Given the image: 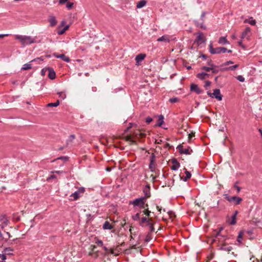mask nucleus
<instances>
[{
	"label": "nucleus",
	"mask_w": 262,
	"mask_h": 262,
	"mask_svg": "<svg viewBox=\"0 0 262 262\" xmlns=\"http://www.w3.org/2000/svg\"><path fill=\"white\" fill-rule=\"evenodd\" d=\"M223 228H221L219 231L216 233L215 236L216 239L219 241L221 245V246H219V250L230 252L232 251L233 248L228 245L227 243L226 242V239L224 236L221 235V232Z\"/></svg>",
	"instance_id": "obj_1"
},
{
	"label": "nucleus",
	"mask_w": 262,
	"mask_h": 262,
	"mask_svg": "<svg viewBox=\"0 0 262 262\" xmlns=\"http://www.w3.org/2000/svg\"><path fill=\"white\" fill-rule=\"evenodd\" d=\"M15 38L18 40L23 46L28 45L35 42V38L30 36L15 35Z\"/></svg>",
	"instance_id": "obj_2"
},
{
	"label": "nucleus",
	"mask_w": 262,
	"mask_h": 262,
	"mask_svg": "<svg viewBox=\"0 0 262 262\" xmlns=\"http://www.w3.org/2000/svg\"><path fill=\"white\" fill-rule=\"evenodd\" d=\"M145 201L144 198L141 197L134 200L132 202H130L129 204L133 205L134 206H138L140 208L144 209L148 207V204H146L145 206L144 205Z\"/></svg>",
	"instance_id": "obj_3"
},
{
	"label": "nucleus",
	"mask_w": 262,
	"mask_h": 262,
	"mask_svg": "<svg viewBox=\"0 0 262 262\" xmlns=\"http://www.w3.org/2000/svg\"><path fill=\"white\" fill-rule=\"evenodd\" d=\"M224 198L230 203L233 202L235 205H239L243 201L241 198L236 196H231L228 194H224Z\"/></svg>",
	"instance_id": "obj_4"
},
{
	"label": "nucleus",
	"mask_w": 262,
	"mask_h": 262,
	"mask_svg": "<svg viewBox=\"0 0 262 262\" xmlns=\"http://www.w3.org/2000/svg\"><path fill=\"white\" fill-rule=\"evenodd\" d=\"M67 14H68V20L67 19V30H68L70 26L74 23V21L76 20V13L74 12L73 13H68L67 12Z\"/></svg>",
	"instance_id": "obj_5"
},
{
	"label": "nucleus",
	"mask_w": 262,
	"mask_h": 262,
	"mask_svg": "<svg viewBox=\"0 0 262 262\" xmlns=\"http://www.w3.org/2000/svg\"><path fill=\"white\" fill-rule=\"evenodd\" d=\"M85 191V189L84 187H80L78 189L77 191H76L75 192L72 193L70 196V200L71 201H75L77 200L80 196L81 193H83Z\"/></svg>",
	"instance_id": "obj_6"
},
{
	"label": "nucleus",
	"mask_w": 262,
	"mask_h": 262,
	"mask_svg": "<svg viewBox=\"0 0 262 262\" xmlns=\"http://www.w3.org/2000/svg\"><path fill=\"white\" fill-rule=\"evenodd\" d=\"M149 168L151 172H154L156 169V156L152 153L150 157Z\"/></svg>",
	"instance_id": "obj_7"
},
{
	"label": "nucleus",
	"mask_w": 262,
	"mask_h": 262,
	"mask_svg": "<svg viewBox=\"0 0 262 262\" xmlns=\"http://www.w3.org/2000/svg\"><path fill=\"white\" fill-rule=\"evenodd\" d=\"M153 220L152 217H148L146 216L140 218L139 222V224L142 227H145L147 225V224L150 223Z\"/></svg>",
	"instance_id": "obj_8"
},
{
	"label": "nucleus",
	"mask_w": 262,
	"mask_h": 262,
	"mask_svg": "<svg viewBox=\"0 0 262 262\" xmlns=\"http://www.w3.org/2000/svg\"><path fill=\"white\" fill-rule=\"evenodd\" d=\"M177 148L181 154H184L186 155H190L192 152V150L189 147L187 148L184 149L183 146L181 144L178 145Z\"/></svg>",
	"instance_id": "obj_9"
},
{
	"label": "nucleus",
	"mask_w": 262,
	"mask_h": 262,
	"mask_svg": "<svg viewBox=\"0 0 262 262\" xmlns=\"http://www.w3.org/2000/svg\"><path fill=\"white\" fill-rule=\"evenodd\" d=\"M209 51L211 54H219L221 53L220 47L213 48L212 42L209 45Z\"/></svg>",
	"instance_id": "obj_10"
},
{
	"label": "nucleus",
	"mask_w": 262,
	"mask_h": 262,
	"mask_svg": "<svg viewBox=\"0 0 262 262\" xmlns=\"http://www.w3.org/2000/svg\"><path fill=\"white\" fill-rule=\"evenodd\" d=\"M212 98H215L219 101H221L222 100L223 96L221 94L220 90L219 89H216L213 90V93H212Z\"/></svg>",
	"instance_id": "obj_11"
},
{
	"label": "nucleus",
	"mask_w": 262,
	"mask_h": 262,
	"mask_svg": "<svg viewBox=\"0 0 262 262\" xmlns=\"http://www.w3.org/2000/svg\"><path fill=\"white\" fill-rule=\"evenodd\" d=\"M190 91L194 92L197 94H200L203 93V91L201 89L197 84L192 83L190 85Z\"/></svg>",
	"instance_id": "obj_12"
},
{
	"label": "nucleus",
	"mask_w": 262,
	"mask_h": 262,
	"mask_svg": "<svg viewBox=\"0 0 262 262\" xmlns=\"http://www.w3.org/2000/svg\"><path fill=\"white\" fill-rule=\"evenodd\" d=\"M172 163L173 165L171 167V169L172 170H177L180 166V164L179 162L177 161L176 159H173L172 160Z\"/></svg>",
	"instance_id": "obj_13"
},
{
	"label": "nucleus",
	"mask_w": 262,
	"mask_h": 262,
	"mask_svg": "<svg viewBox=\"0 0 262 262\" xmlns=\"http://www.w3.org/2000/svg\"><path fill=\"white\" fill-rule=\"evenodd\" d=\"M195 41L198 43L204 42L205 41L204 39V35L203 32H199L198 33Z\"/></svg>",
	"instance_id": "obj_14"
},
{
	"label": "nucleus",
	"mask_w": 262,
	"mask_h": 262,
	"mask_svg": "<svg viewBox=\"0 0 262 262\" xmlns=\"http://www.w3.org/2000/svg\"><path fill=\"white\" fill-rule=\"evenodd\" d=\"M53 162L58 163H60V166H63L66 162V157H60L57 158L56 160L53 161Z\"/></svg>",
	"instance_id": "obj_15"
},
{
	"label": "nucleus",
	"mask_w": 262,
	"mask_h": 262,
	"mask_svg": "<svg viewBox=\"0 0 262 262\" xmlns=\"http://www.w3.org/2000/svg\"><path fill=\"white\" fill-rule=\"evenodd\" d=\"M218 43L222 45H229L230 42L227 40L226 36L220 37Z\"/></svg>",
	"instance_id": "obj_16"
},
{
	"label": "nucleus",
	"mask_w": 262,
	"mask_h": 262,
	"mask_svg": "<svg viewBox=\"0 0 262 262\" xmlns=\"http://www.w3.org/2000/svg\"><path fill=\"white\" fill-rule=\"evenodd\" d=\"M56 74L54 71L51 68L48 69V77L51 79H54L55 78Z\"/></svg>",
	"instance_id": "obj_17"
},
{
	"label": "nucleus",
	"mask_w": 262,
	"mask_h": 262,
	"mask_svg": "<svg viewBox=\"0 0 262 262\" xmlns=\"http://www.w3.org/2000/svg\"><path fill=\"white\" fill-rule=\"evenodd\" d=\"M209 77V74H208L207 73H205V72L200 73L196 75V77L201 80L205 79L207 77Z\"/></svg>",
	"instance_id": "obj_18"
},
{
	"label": "nucleus",
	"mask_w": 262,
	"mask_h": 262,
	"mask_svg": "<svg viewBox=\"0 0 262 262\" xmlns=\"http://www.w3.org/2000/svg\"><path fill=\"white\" fill-rule=\"evenodd\" d=\"M103 229L104 230L112 229L114 227L108 221H105L103 225Z\"/></svg>",
	"instance_id": "obj_19"
},
{
	"label": "nucleus",
	"mask_w": 262,
	"mask_h": 262,
	"mask_svg": "<svg viewBox=\"0 0 262 262\" xmlns=\"http://www.w3.org/2000/svg\"><path fill=\"white\" fill-rule=\"evenodd\" d=\"M158 41H164L165 42H169L170 41L168 36L167 35H164L161 37H159L157 39Z\"/></svg>",
	"instance_id": "obj_20"
},
{
	"label": "nucleus",
	"mask_w": 262,
	"mask_h": 262,
	"mask_svg": "<svg viewBox=\"0 0 262 262\" xmlns=\"http://www.w3.org/2000/svg\"><path fill=\"white\" fill-rule=\"evenodd\" d=\"M49 21L50 23V26L52 27L54 26L57 24L56 19L54 16H50L49 18Z\"/></svg>",
	"instance_id": "obj_21"
},
{
	"label": "nucleus",
	"mask_w": 262,
	"mask_h": 262,
	"mask_svg": "<svg viewBox=\"0 0 262 262\" xmlns=\"http://www.w3.org/2000/svg\"><path fill=\"white\" fill-rule=\"evenodd\" d=\"M155 224V223L154 222L153 220L151 222H150V223L147 224V226H149V231L148 232V233H149V234H150L152 232H155V229L154 228Z\"/></svg>",
	"instance_id": "obj_22"
},
{
	"label": "nucleus",
	"mask_w": 262,
	"mask_h": 262,
	"mask_svg": "<svg viewBox=\"0 0 262 262\" xmlns=\"http://www.w3.org/2000/svg\"><path fill=\"white\" fill-rule=\"evenodd\" d=\"M145 57V55L144 54H139L136 56L135 60L136 62L138 63L139 62L143 60Z\"/></svg>",
	"instance_id": "obj_23"
},
{
	"label": "nucleus",
	"mask_w": 262,
	"mask_h": 262,
	"mask_svg": "<svg viewBox=\"0 0 262 262\" xmlns=\"http://www.w3.org/2000/svg\"><path fill=\"white\" fill-rule=\"evenodd\" d=\"M250 33V27H247L245 30L242 32L241 37L242 38H245L246 37V36L248 34Z\"/></svg>",
	"instance_id": "obj_24"
},
{
	"label": "nucleus",
	"mask_w": 262,
	"mask_h": 262,
	"mask_svg": "<svg viewBox=\"0 0 262 262\" xmlns=\"http://www.w3.org/2000/svg\"><path fill=\"white\" fill-rule=\"evenodd\" d=\"M237 214H238V211H235L234 213L232 216V219H231V221L230 222V224L234 225L236 224V215Z\"/></svg>",
	"instance_id": "obj_25"
},
{
	"label": "nucleus",
	"mask_w": 262,
	"mask_h": 262,
	"mask_svg": "<svg viewBox=\"0 0 262 262\" xmlns=\"http://www.w3.org/2000/svg\"><path fill=\"white\" fill-rule=\"evenodd\" d=\"M13 249L10 247H7L4 249L3 252L5 253V254L11 255H13L12 252L13 251Z\"/></svg>",
	"instance_id": "obj_26"
},
{
	"label": "nucleus",
	"mask_w": 262,
	"mask_h": 262,
	"mask_svg": "<svg viewBox=\"0 0 262 262\" xmlns=\"http://www.w3.org/2000/svg\"><path fill=\"white\" fill-rule=\"evenodd\" d=\"M60 172V171H52V174L47 178V181L50 182L51 181V180L54 179L56 178V176L54 174V173H59Z\"/></svg>",
	"instance_id": "obj_27"
},
{
	"label": "nucleus",
	"mask_w": 262,
	"mask_h": 262,
	"mask_svg": "<svg viewBox=\"0 0 262 262\" xmlns=\"http://www.w3.org/2000/svg\"><path fill=\"white\" fill-rule=\"evenodd\" d=\"M143 192L144 193V196H142V198H144V199H145V200L150 196V190L144 189Z\"/></svg>",
	"instance_id": "obj_28"
},
{
	"label": "nucleus",
	"mask_w": 262,
	"mask_h": 262,
	"mask_svg": "<svg viewBox=\"0 0 262 262\" xmlns=\"http://www.w3.org/2000/svg\"><path fill=\"white\" fill-rule=\"evenodd\" d=\"M146 1L145 0H141L138 2L137 4V8H142L145 6Z\"/></svg>",
	"instance_id": "obj_29"
},
{
	"label": "nucleus",
	"mask_w": 262,
	"mask_h": 262,
	"mask_svg": "<svg viewBox=\"0 0 262 262\" xmlns=\"http://www.w3.org/2000/svg\"><path fill=\"white\" fill-rule=\"evenodd\" d=\"M194 23L197 27H200L204 30L206 29V27L204 25V23H203V21H201V22L200 23L198 20H194Z\"/></svg>",
	"instance_id": "obj_30"
},
{
	"label": "nucleus",
	"mask_w": 262,
	"mask_h": 262,
	"mask_svg": "<svg viewBox=\"0 0 262 262\" xmlns=\"http://www.w3.org/2000/svg\"><path fill=\"white\" fill-rule=\"evenodd\" d=\"M164 117L163 115H161L159 116V119L158 120V123H157V125H158L159 126H162V125L163 124V123H164Z\"/></svg>",
	"instance_id": "obj_31"
},
{
	"label": "nucleus",
	"mask_w": 262,
	"mask_h": 262,
	"mask_svg": "<svg viewBox=\"0 0 262 262\" xmlns=\"http://www.w3.org/2000/svg\"><path fill=\"white\" fill-rule=\"evenodd\" d=\"M34 60H33L31 61L30 62H32ZM31 68V64H30V63H26L23 65V67L21 68V70H27L30 69Z\"/></svg>",
	"instance_id": "obj_32"
},
{
	"label": "nucleus",
	"mask_w": 262,
	"mask_h": 262,
	"mask_svg": "<svg viewBox=\"0 0 262 262\" xmlns=\"http://www.w3.org/2000/svg\"><path fill=\"white\" fill-rule=\"evenodd\" d=\"M185 173L186 174V177L184 178H183V181L186 182L188 179H189L191 178V174L190 172L187 171L186 169Z\"/></svg>",
	"instance_id": "obj_33"
},
{
	"label": "nucleus",
	"mask_w": 262,
	"mask_h": 262,
	"mask_svg": "<svg viewBox=\"0 0 262 262\" xmlns=\"http://www.w3.org/2000/svg\"><path fill=\"white\" fill-rule=\"evenodd\" d=\"M59 104V101L57 100L56 102L54 103H49L47 104V107H56Z\"/></svg>",
	"instance_id": "obj_34"
},
{
	"label": "nucleus",
	"mask_w": 262,
	"mask_h": 262,
	"mask_svg": "<svg viewBox=\"0 0 262 262\" xmlns=\"http://www.w3.org/2000/svg\"><path fill=\"white\" fill-rule=\"evenodd\" d=\"M74 5V3L70 2L69 0H67V9L71 10Z\"/></svg>",
	"instance_id": "obj_35"
},
{
	"label": "nucleus",
	"mask_w": 262,
	"mask_h": 262,
	"mask_svg": "<svg viewBox=\"0 0 262 262\" xmlns=\"http://www.w3.org/2000/svg\"><path fill=\"white\" fill-rule=\"evenodd\" d=\"M144 210L143 211V213L146 215V217H150V214L151 213L150 211H149L147 207H146L145 208H144Z\"/></svg>",
	"instance_id": "obj_36"
},
{
	"label": "nucleus",
	"mask_w": 262,
	"mask_h": 262,
	"mask_svg": "<svg viewBox=\"0 0 262 262\" xmlns=\"http://www.w3.org/2000/svg\"><path fill=\"white\" fill-rule=\"evenodd\" d=\"M140 213H137L135 215H133L132 218L134 221H138L139 222L140 217Z\"/></svg>",
	"instance_id": "obj_37"
},
{
	"label": "nucleus",
	"mask_w": 262,
	"mask_h": 262,
	"mask_svg": "<svg viewBox=\"0 0 262 262\" xmlns=\"http://www.w3.org/2000/svg\"><path fill=\"white\" fill-rule=\"evenodd\" d=\"M54 56L58 58H61L63 60L66 61V55L63 54H60L59 55L54 54Z\"/></svg>",
	"instance_id": "obj_38"
},
{
	"label": "nucleus",
	"mask_w": 262,
	"mask_h": 262,
	"mask_svg": "<svg viewBox=\"0 0 262 262\" xmlns=\"http://www.w3.org/2000/svg\"><path fill=\"white\" fill-rule=\"evenodd\" d=\"M243 235V232L242 231H240L239 232L238 235L237 236V242H239V243H242L241 238H242Z\"/></svg>",
	"instance_id": "obj_39"
},
{
	"label": "nucleus",
	"mask_w": 262,
	"mask_h": 262,
	"mask_svg": "<svg viewBox=\"0 0 262 262\" xmlns=\"http://www.w3.org/2000/svg\"><path fill=\"white\" fill-rule=\"evenodd\" d=\"M48 69H49V68H43L41 70V75L42 76H45L46 74V73L47 72H48Z\"/></svg>",
	"instance_id": "obj_40"
},
{
	"label": "nucleus",
	"mask_w": 262,
	"mask_h": 262,
	"mask_svg": "<svg viewBox=\"0 0 262 262\" xmlns=\"http://www.w3.org/2000/svg\"><path fill=\"white\" fill-rule=\"evenodd\" d=\"M179 101V99L176 97H173L169 99V101L171 103H176Z\"/></svg>",
	"instance_id": "obj_41"
},
{
	"label": "nucleus",
	"mask_w": 262,
	"mask_h": 262,
	"mask_svg": "<svg viewBox=\"0 0 262 262\" xmlns=\"http://www.w3.org/2000/svg\"><path fill=\"white\" fill-rule=\"evenodd\" d=\"M236 78L240 82H244L245 81V78L242 75H239V76H237L236 77Z\"/></svg>",
	"instance_id": "obj_42"
},
{
	"label": "nucleus",
	"mask_w": 262,
	"mask_h": 262,
	"mask_svg": "<svg viewBox=\"0 0 262 262\" xmlns=\"http://www.w3.org/2000/svg\"><path fill=\"white\" fill-rule=\"evenodd\" d=\"M212 69V67H208L204 66L202 68V70H205L207 72H209L210 71H211V70Z\"/></svg>",
	"instance_id": "obj_43"
},
{
	"label": "nucleus",
	"mask_w": 262,
	"mask_h": 262,
	"mask_svg": "<svg viewBox=\"0 0 262 262\" xmlns=\"http://www.w3.org/2000/svg\"><path fill=\"white\" fill-rule=\"evenodd\" d=\"M65 32H66V26L64 27L63 28V29H61V30H58L57 31V33L59 35H61V34H63Z\"/></svg>",
	"instance_id": "obj_44"
},
{
	"label": "nucleus",
	"mask_w": 262,
	"mask_h": 262,
	"mask_svg": "<svg viewBox=\"0 0 262 262\" xmlns=\"http://www.w3.org/2000/svg\"><path fill=\"white\" fill-rule=\"evenodd\" d=\"M96 243L99 246L102 247L103 246V242L100 239H97Z\"/></svg>",
	"instance_id": "obj_45"
},
{
	"label": "nucleus",
	"mask_w": 262,
	"mask_h": 262,
	"mask_svg": "<svg viewBox=\"0 0 262 262\" xmlns=\"http://www.w3.org/2000/svg\"><path fill=\"white\" fill-rule=\"evenodd\" d=\"M206 14V12H203L201 15V21H203V23H204V18L205 17V15Z\"/></svg>",
	"instance_id": "obj_46"
},
{
	"label": "nucleus",
	"mask_w": 262,
	"mask_h": 262,
	"mask_svg": "<svg viewBox=\"0 0 262 262\" xmlns=\"http://www.w3.org/2000/svg\"><path fill=\"white\" fill-rule=\"evenodd\" d=\"M126 140L130 141L132 143H134V144L136 143V141L135 140H133L132 139V138H131L130 136H127L126 137Z\"/></svg>",
	"instance_id": "obj_47"
},
{
	"label": "nucleus",
	"mask_w": 262,
	"mask_h": 262,
	"mask_svg": "<svg viewBox=\"0 0 262 262\" xmlns=\"http://www.w3.org/2000/svg\"><path fill=\"white\" fill-rule=\"evenodd\" d=\"M152 121V119L150 117H148L145 119V121L147 124H149Z\"/></svg>",
	"instance_id": "obj_48"
},
{
	"label": "nucleus",
	"mask_w": 262,
	"mask_h": 262,
	"mask_svg": "<svg viewBox=\"0 0 262 262\" xmlns=\"http://www.w3.org/2000/svg\"><path fill=\"white\" fill-rule=\"evenodd\" d=\"M238 67V64H235L233 66L229 67L228 69L232 71V70H234V69H236Z\"/></svg>",
	"instance_id": "obj_49"
},
{
	"label": "nucleus",
	"mask_w": 262,
	"mask_h": 262,
	"mask_svg": "<svg viewBox=\"0 0 262 262\" xmlns=\"http://www.w3.org/2000/svg\"><path fill=\"white\" fill-rule=\"evenodd\" d=\"M220 51H221V53H224L226 52V51H227V49L225 47H220Z\"/></svg>",
	"instance_id": "obj_50"
},
{
	"label": "nucleus",
	"mask_w": 262,
	"mask_h": 262,
	"mask_svg": "<svg viewBox=\"0 0 262 262\" xmlns=\"http://www.w3.org/2000/svg\"><path fill=\"white\" fill-rule=\"evenodd\" d=\"M150 234H149V233H148V234H147V236H146V237L145 238V242H149L150 240L151 237L150 236Z\"/></svg>",
	"instance_id": "obj_51"
},
{
	"label": "nucleus",
	"mask_w": 262,
	"mask_h": 262,
	"mask_svg": "<svg viewBox=\"0 0 262 262\" xmlns=\"http://www.w3.org/2000/svg\"><path fill=\"white\" fill-rule=\"evenodd\" d=\"M194 137V133H191L189 134L188 135V140H189V141H190V140H191V138H192V137Z\"/></svg>",
	"instance_id": "obj_52"
},
{
	"label": "nucleus",
	"mask_w": 262,
	"mask_h": 262,
	"mask_svg": "<svg viewBox=\"0 0 262 262\" xmlns=\"http://www.w3.org/2000/svg\"><path fill=\"white\" fill-rule=\"evenodd\" d=\"M75 136L74 135H71L70 136L69 138L68 139V142L72 141L74 139H75Z\"/></svg>",
	"instance_id": "obj_53"
},
{
	"label": "nucleus",
	"mask_w": 262,
	"mask_h": 262,
	"mask_svg": "<svg viewBox=\"0 0 262 262\" xmlns=\"http://www.w3.org/2000/svg\"><path fill=\"white\" fill-rule=\"evenodd\" d=\"M211 60H210L207 62V64L210 67H215L216 66L212 63Z\"/></svg>",
	"instance_id": "obj_54"
},
{
	"label": "nucleus",
	"mask_w": 262,
	"mask_h": 262,
	"mask_svg": "<svg viewBox=\"0 0 262 262\" xmlns=\"http://www.w3.org/2000/svg\"><path fill=\"white\" fill-rule=\"evenodd\" d=\"M211 84L210 81L207 80L205 81V83L204 85L205 88H206L207 86H209Z\"/></svg>",
	"instance_id": "obj_55"
},
{
	"label": "nucleus",
	"mask_w": 262,
	"mask_h": 262,
	"mask_svg": "<svg viewBox=\"0 0 262 262\" xmlns=\"http://www.w3.org/2000/svg\"><path fill=\"white\" fill-rule=\"evenodd\" d=\"M234 187H235L236 189H237V193L239 192L241 190V188L238 186H237L236 184H235L234 185Z\"/></svg>",
	"instance_id": "obj_56"
},
{
	"label": "nucleus",
	"mask_w": 262,
	"mask_h": 262,
	"mask_svg": "<svg viewBox=\"0 0 262 262\" xmlns=\"http://www.w3.org/2000/svg\"><path fill=\"white\" fill-rule=\"evenodd\" d=\"M214 67H212V69L211 70L212 73H217L219 72V70L214 69Z\"/></svg>",
	"instance_id": "obj_57"
},
{
	"label": "nucleus",
	"mask_w": 262,
	"mask_h": 262,
	"mask_svg": "<svg viewBox=\"0 0 262 262\" xmlns=\"http://www.w3.org/2000/svg\"><path fill=\"white\" fill-rule=\"evenodd\" d=\"M249 23L251 25H255L256 24V20L254 19H252V20L250 21Z\"/></svg>",
	"instance_id": "obj_58"
},
{
	"label": "nucleus",
	"mask_w": 262,
	"mask_h": 262,
	"mask_svg": "<svg viewBox=\"0 0 262 262\" xmlns=\"http://www.w3.org/2000/svg\"><path fill=\"white\" fill-rule=\"evenodd\" d=\"M6 254H5V253H4L3 254H2V255H1V257H2V260H3L2 261H4V260H5V259H6Z\"/></svg>",
	"instance_id": "obj_59"
},
{
	"label": "nucleus",
	"mask_w": 262,
	"mask_h": 262,
	"mask_svg": "<svg viewBox=\"0 0 262 262\" xmlns=\"http://www.w3.org/2000/svg\"><path fill=\"white\" fill-rule=\"evenodd\" d=\"M233 63V62L232 61H228L226 62L225 63H224V65L227 66V65H229V64H232Z\"/></svg>",
	"instance_id": "obj_60"
},
{
	"label": "nucleus",
	"mask_w": 262,
	"mask_h": 262,
	"mask_svg": "<svg viewBox=\"0 0 262 262\" xmlns=\"http://www.w3.org/2000/svg\"><path fill=\"white\" fill-rule=\"evenodd\" d=\"M201 57L202 58L204 59V60H206L207 59V56L206 55H205V54H202L201 55Z\"/></svg>",
	"instance_id": "obj_61"
},
{
	"label": "nucleus",
	"mask_w": 262,
	"mask_h": 262,
	"mask_svg": "<svg viewBox=\"0 0 262 262\" xmlns=\"http://www.w3.org/2000/svg\"><path fill=\"white\" fill-rule=\"evenodd\" d=\"M238 44L239 46H241L242 47L244 48V46L243 45L242 41L240 40L238 42Z\"/></svg>",
	"instance_id": "obj_62"
},
{
	"label": "nucleus",
	"mask_w": 262,
	"mask_h": 262,
	"mask_svg": "<svg viewBox=\"0 0 262 262\" xmlns=\"http://www.w3.org/2000/svg\"><path fill=\"white\" fill-rule=\"evenodd\" d=\"M207 95H208L210 97H211V98H213V97H212V93H211V92H210L208 91V92H207Z\"/></svg>",
	"instance_id": "obj_63"
},
{
	"label": "nucleus",
	"mask_w": 262,
	"mask_h": 262,
	"mask_svg": "<svg viewBox=\"0 0 262 262\" xmlns=\"http://www.w3.org/2000/svg\"><path fill=\"white\" fill-rule=\"evenodd\" d=\"M157 209H158V211L160 213L162 210V207H160L159 206H157Z\"/></svg>",
	"instance_id": "obj_64"
}]
</instances>
